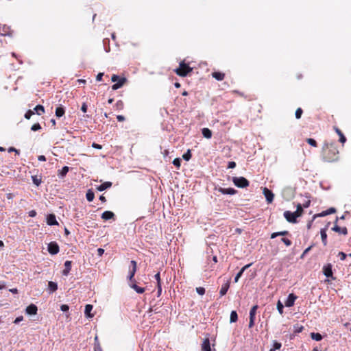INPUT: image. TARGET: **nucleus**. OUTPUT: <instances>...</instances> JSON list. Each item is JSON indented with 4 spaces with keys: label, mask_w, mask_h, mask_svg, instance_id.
I'll list each match as a JSON object with an SVG mask.
<instances>
[{
    "label": "nucleus",
    "mask_w": 351,
    "mask_h": 351,
    "mask_svg": "<svg viewBox=\"0 0 351 351\" xmlns=\"http://www.w3.org/2000/svg\"><path fill=\"white\" fill-rule=\"evenodd\" d=\"M117 81H118V82H117V83H116V84H113V85L112 86V88L113 90H117V89H119V88H121V86H123V84H124V83H125V81H126V79H125V78H124V77H123V78L119 79V80H117Z\"/></svg>",
    "instance_id": "dca6fc26"
},
{
    "label": "nucleus",
    "mask_w": 351,
    "mask_h": 351,
    "mask_svg": "<svg viewBox=\"0 0 351 351\" xmlns=\"http://www.w3.org/2000/svg\"><path fill=\"white\" fill-rule=\"evenodd\" d=\"M72 262L71 261H66L64 263V269L62 271V274L64 276H68L71 269Z\"/></svg>",
    "instance_id": "ddd939ff"
},
{
    "label": "nucleus",
    "mask_w": 351,
    "mask_h": 351,
    "mask_svg": "<svg viewBox=\"0 0 351 351\" xmlns=\"http://www.w3.org/2000/svg\"><path fill=\"white\" fill-rule=\"evenodd\" d=\"M219 191L221 192L222 194H228V195H234L237 192V191L232 188H228V189L219 188Z\"/></svg>",
    "instance_id": "2eb2a0df"
},
{
    "label": "nucleus",
    "mask_w": 351,
    "mask_h": 351,
    "mask_svg": "<svg viewBox=\"0 0 351 351\" xmlns=\"http://www.w3.org/2000/svg\"><path fill=\"white\" fill-rule=\"evenodd\" d=\"M310 203H311V201L307 200L304 203H303L302 206L303 208H308L310 206Z\"/></svg>",
    "instance_id": "680f3d73"
},
{
    "label": "nucleus",
    "mask_w": 351,
    "mask_h": 351,
    "mask_svg": "<svg viewBox=\"0 0 351 351\" xmlns=\"http://www.w3.org/2000/svg\"><path fill=\"white\" fill-rule=\"evenodd\" d=\"M323 272L326 277H332V265L330 264L325 265L323 268Z\"/></svg>",
    "instance_id": "f8f14e48"
},
{
    "label": "nucleus",
    "mask_w": 351,
    "mask_h": 351,
    "mask_svg": "<svg viewBox=\"0 0 351 351\" xmlns=\"http://www.w3.org/2000/svg\"><path fill=\"white\" fill-rule=\"evenodd\" d=\"M81 110L83 112H86L87 111V105L84 103L81 107Z\"/></svg>",
    "instance_id": "052dcab7"
},
{
    "label": "nucleus",
    "mask_w": 351,
    "mask_h": 351,
    "mask_svg": "<svg viewBox=\"0 0 351 351\" xmlns=\"http://www.w3.org/2000/svg\"><path fill=\"white\" fill-rule=\"evenodd\" d=\"M48 252L51 254H56L59 252V246L56 242H51L48 245Z\"/></svg>",
    "instance_id": "39448f33"
},
{
    "label": "nucleus",
    "mask_w": 351,
    "mask_h": 351,
    "mask_svg": "<svg viewBox=\"0 0 351 351\" xmlns=\"http://www.w3.org/2000/svg\"><path fill=\"white\" fill-rule=\"evenodd\" d=\"M104 75V73H99L97 74V77H96V80L97 81H101L102 80V77Z\"/></svg>",
    "instance_id": "e2e57ef3"
},
{
    "label": "nucleus",
    "mask_w": 351,
    "mask_h": 351,
    "mask_svg": "<svg viewBox=\"0 0 351 351\" xmlns=\"http://www.w3.org/2000/svg\"><path fill=\"white\" fill-rule=\"evenodd\" d=\"M281 241L282 242H283L287 246H290L291 245L292 243L291 241V240H289V239H287V238H282L281 239Z\"/></svg>",
    "instance_id": "09e8293b"
},
{
    "label": "nucleus",
    "mask_w": 351,
    "mask_h": 351,
    "mask_svg": "<svg viewBox=\"0 0 351 351\" xmlns=\"http://www.w3.org/2000/svg\"><path fill=\"white\" fill-rule=\"evenodd\" d=\"M86 197L88 202H92L94 199L95 194L90 189H89L86 193Z\"/></svg>",
    "instance_id": "473e14b6"
},
{
    "label": "nucleus",
    "mask_w": 351,
    "mask_h": 351,
    "mask_svg": "<svg viewBox=\"0 0 351 351\" xmlns=\"http://www.w3.org/2000/svg\"><path fill=\"white\" fill-rule=\"evenodd\" d=\"M47 224L49 226L56 225L58 222L56 219V216L53 214L49 215L47 218Z\"/></svg>",
    "instance_id": "4468645a"
},
{
    "label": "nucleus",
    "mask_w": 351,
    "mask_h": 351,
    "mask_svg": "<svg viewBox=\"0 0 351 351\" xmlns=\"http://www.w3.org/2000/svg\"><path fill=\"white\" fill-rule=\"evenodd\" d=\"M40 129H41V126H40V125L39 123H35L31 128V130L32 131H37V130H39Z\"/></svg>",
    "instance_id": "49530a36"
},
{
    "label": "nucleus",
    "mask_w": 351,
    "mask_h": 351,
    "mask_svg": "<svg viewBox=\"0 0 351 351\" xmlns=\"http://www.w3.org/2000/svg\"><path fill=\"white\" fill-rule=\"evenodd\" d=\"M251 265H252V263L246 265L243 267L241 268V269L239 271V272L236 275V276L234 278V282H238L239 279L241 278V276H242V274L244 272V271L246 269H247L248 267H250Z\"/></svg>",
    "instance_id": "a211bd4d"
},
{
    "label": "nucleus",
    "mask_w": 351,
    "mask_h": 351,
    "mask_svg": "<svg viewBox=\"0 0 351 351\" xmlns=\"http://www.w3.org/2000/svg\"><path fill=\"white\" fill-rule=\"evenodd\" d=\"M263 193L266 198V200L268 203H271L274 199V195L271 191L269 190L267 188H263Z\"/></svg>",
    "instance_id": "423d86ee"
},
{
    "label": "nucleus",
    "mask_w": 351,
    "mask_h": 351,
    "mask_svg": "<svg viewBox=\"0 0 351 351\" xmlns=\"http://www.w3.org/2000/svg\"><path fill=\"white\" fill-rule=\"evenodd\" d=\"M182 158L186 161L189 160L191 158V151L189 149L186 153L183 154Z\"/></svg>",
    "instance_id": "37998d69"
},
{
    "label": "nucleus",
    "mask_w": 351,
    "mask_h": 351,
    "mask_svg": "<svg viewBox=\"0 0 351 351\" xmlns=\"http://www.w3.org/2000/svg\"><path fill=\"white\" fill-rule=\"evenodd\" d=\"M94 351H103L101 345L97 344V346H94Z\"/></svg>",
    "instance_id": "6e6d98bb"
},
{
    "label": "nucleus",
    "mask_w": 351,
    "mask_h": 351,
    "mask_svg": "<svg viewBox=\"0 0 351 351\" xmlns=\"http://www.w3.org/2000/svg\"><path fill=\"white\" fill-rule=\"evenodd\" d=\"M255 318L250 317L249 328H252L254 325Z\"/></svg>",
    "instance_id": "864d4df0"
},
{
    "label": "nucleus",
    "mask_w": 351,
    "mask_h": 351,
    "mask_svg": "<svg viewBox=\"0 0 351 351\" xmlns=\"http://www.w3.org/2000/svg\"><path fill=\"white\" fill-rule=\"evenodd\" d=\"M116 106L118 109H122L123 108V103L121 100L118 101L116 103Z\"/></svg>",
    "instance_id": "603ef678"
},
{
    "label": "nucleus",
    "mask_w": 351,
    "mask_h": 351,
    "mask_svg": "<svg viewBox=\"0 0 351 351\" xmlns=\"http://www.w3.org/2000/svg\"><path fill=\"white\" fill-rule=\"evenodd\" d=\"M339 218L337 217L335 221V223H337ZM332 230L336 232H338L339 234H342L343 235L348 234V230L346 227L341 228L337 224H335L334 227L332 228Z\"/></svg>",
    "instance_id": "0eeeda50"
},
{
    "label": "nucleus",
    "mask_w": 351,
    "mask_h": 351,
    "mask_svg": "<svg viewBox=\"0 0 351 351\" xmlns=\"http://www.w3.org/2000/svg\"><path fill=\"white\" fill-rule=\"evenodd\" d=\"M303 113V110L301 108H298L296 111H295V118L297 119H299L301 118L302 117V114Z\"/></svg>",
    "instance_id": "ea45409f"
},
{
    "label": "nucleus",
    "mask_w": 351,
    "mask_h": 351,
    "mask_svg": "<svg viewBox=\"0 0 351 351\" xmlns=\"http://www.w3.org/2000/svg\"><path fill=\"white\" fill-rule=\"evenodd\" d=\"M288 234H289V232L287 230L274 232L271 234V239H274V238L277 237L278 236H287Z\"/></svg>",
    "instance_id": "bb28decb"
},
{
    "label": "nucleus",
    "mask_w": 351,
    "mask_h": 351,
    "mask_svg": "<svg viewBox=\"0 0 351 351\" xmlns=\"http://www.w3.org/2000/svg\"><path fill=\"white\" fill-rule=\"evenodd\" d=\"M119 80V77L118 75H112V77H111V80L114 82H117V80Z\"/></svg>",
    "instance_id": "0e129e2a"
},
{
    "label": "nucleus",
    "mask_w": 351,
    "mask_h": 351,
    "mask_svg": "<svg viewBox=\"0 0 351 351\" xmlns=\"http://www.w3.org/2000/svg\"><path fill=\"white\" fill-rule=\"evenodd\" d=\"M212 76L218 81H221L224 79L225 74L221 72H213Z\"/></svg>",
    "instance_id": "5701e85b"
},
{
    "label": "nucleus",
    "mask_w": 351,
    "mask_h": 351,
    "mask_svg": "<svg viewBox=\"0 0 351 351\" xmlns=\"http://www.w3.org/2000/svg\"><path fill=\"white\" fill-rule=\"evenodd\" d=\"M322 149L326 161L332 162L337 160L339 151L334 143H324Z\"/></svg>",
    "instance_id": "f257e3e1"
},
{
    "label": "nucleus",
    "mask_w": 351,
    "mask_h": 351,
    "mask_svg": "<svg viewBox=\"0 0 351 351\" xmlns=\"http://www.w3.org/2000/svg\"><path fill=\"white\" fill-rule=\"evenodd\" d=\"M97 253H98V255L101 256L104 253V250L102 248H98Z\"/></svg>",
    "instance_id": "774afa93"
},
{
    "label": "nucleus",
    "mask_w": 351,
    "mask_h": 351,
    "mask_svg": "<svg viewBox=\"0 0 351 351\" xmlns=\"http://www.w3.org/2000/svg\"><path fill=\"white\" fill-rule=\"evenodd\" d=\"M283 308H284L283 304H282V302L280 300H278V302L277 303V309H278V312L280 313V314L283 313Z\"/></svg>",
    "instance_id": "a19ab883"
},
{
    "label": "nucleus",
    "mask_w": 351,
    "mask_h": 351,
    "mask_svg": "<svg viewBox=\"0 0 351 351\" xmlns=\"http://www.w3.org/2000/svg\"><path fill=\"white\" fill-rule=\"evenodd\" d=\"M131 266L129 267V276L128 279L130 282L134 281V276L136 271L137 264L135 261H131L130 262Z\"/></svg>",
    "instance_id": "20e7f679"
},
{
    "label": "nucleus",
    "mask_w": 351,
    "mask_h": 351,
    "mask_svg": "<svg viewBox=\"0 0 351 351\" xmlns=\"http://www.w3.org/2000/svg\"><path fill=\"white\" fill-rule=\"evenodd\" d=\"M114 214L111 211H105L101 215V218L104 220H108L114 218Z\"/></svg>",
    "instance_id": "aec40b11"
},
{
    "label": "nucleus",
    "mask_w": 351,
    "mask_h": 351,
    "mask_svg": "<svg viewBox=\"0 0 351 351\" xmlns=\"http://www.w3.org/2000/svg\"><path fill=\"white\" fill-rule=\"evenodd\" d=\"M69 171V167L67 166L64 167L58 173V176L63 178Z\"/></svg>",
    "instance_id": "f704fd0d"
},
{
    "label": "nucleus",
    "mask_w": 351,
    "mask_h": 351,
    "mask_svg": "<svg viewBox=\"0 0 351 351\" xmlns=\"http://www.w3.org/2000/svg\"><path fill=\"white\" fill-rule=\"evenodd\" d=\"M23 316L18 317L15 319L14 323L19 324L20 322L23 320Z\"/></svg>",
    "instance_id": "69168bd1"
},
{
    "label": "nucleus",
    "mask_w": 351,
    "mask_h": 351,
    "mask_svg": "<svg viewBox=\"0 0 351 351\" xmlns=\"http://www.w3.org/2000/svg\"><path fill=\"white\" fill-rule=\"evenodd\" d=\"M32 181H33V183L36 185V186H39L41 182H42V180H41V178H38V176H34L32 177Z\"/></svg>",
    "instance_id": "4c0bfd02"
},
{
    "label": "nucleus",
    "mask_w": 351,
    "mask_h": 351,
    "mask_svg": "<svg viewBox=\"0 0 351 351\" xmlns=\"http://www.w3.org/2000/svg\"><path fill=\"white\" fill-rule=\"evenodd\" d=\"M93 305L91 304H86L85 306L84 313L86 317L91 318L94 316L93 314L90 313L91 311L93 310Z\"/></svg>",
    "instance_id": "412c9836"
},
{
    "label": "nucleus",
    "mask_w": 351,
    "mask_h": 351,
    "mask_svg": "<svg viewBox=\"0 0 351 351\" xmlns=\"http://www.w3.org/2000/svg\"><path fill=\"white\" fill-rule=\"evenodd\" d=\"M238 319V315L236 311H232L230 313V321L231 323L237 322Z\"/></svg>",
    "instance_id": "58836bf2"
},
{
    "label": "nucleus",
    "mask_w": 351,
    "mask_h": 351,
    "mask_svg": "<svg viewBox=\"0 0 351 351\" xmlns=\"http://www.w3.org/2000/svg\"><path fill=\"white\" fill-rule=\"evenodd\" d=\"M335 212H336V209L335 208H330L329 209H328V210H326L325 211H323L320 214L315 215L314 218L316 217L317 216L324 217V216H326L328 215H330V214H332V213H335Z\"/></svg>",
    "instance_id": "6ab92c4d"
},
{
    "label": "nucleus",
    "mask_w": 351,
    "mask_h": 351,
    "mask_svg": "<svg viewBox=\"0 0 351 351\" xmlns=\"http://www.w3.org/2000/svg\"><path fill=\"white\" fill-rule=\"evenodd\" d=\"M112 186V182H106L99 186L97 187V189L99 191H103L108 188H110Z\"/></svg>",
    "instance_id": "4be33fe9"
},
{
    "label": "nucleus",
    "mask_w": 351,
    "mask_h": 351,
    "mask_svg": "<svg viewBox=\"0 0 351 351\" xmlns=\"http://www.w3.org/2000/svg\"><path fill=\"white\" fill-rule=\"evenodd\" d=\"M173 164L177 167L180 168L181 164V160L178 158H175L173 161Z\"/></svg>",
    "instance_id": "c03bdc74"
},
{
    "label": "nucleus",
    "mask_w": 351,
    "mask_h": 351,
    "mask_svg": "<svg viewBox=\"0 0 351 351\" xmlns=\"http://www.w3.org/2000/svg\"><path fill=\"white\" fill-rule=\"evenodd\" d=\"M297 299V296L293 293H290L285 302V306L287 307H291L293 306L295 300Z\"/></svg>",
    "instance_id": "1a4fd4ad"
},
{
    "label": "nucleus",
    "mask_w": 351,
    "mask_h": 351,
    "mask_svg": "<svg viewBox=\"0 0 351 351\" xmlns=\"http://www.w3.org/2000/svg\"><path fill=\"white\" fill-rule=\"evenodd\" d=\"M34 114V112L31 110H29L27 112H26V113L25 114V119H29L31 118V117Z\"/></svg>",
    "instance_id": "a18cd8bd"
},
{
    "label": "nucleus",
    "mask_w": 351,
    "mask_h": 351,
    "mask_svg": "<svg viewBox=\"0 0 351 351\" xmlns=\"http://www.w3.org/2000/svg\"><path fill=\"white\" fill-rule=\"evenodd\" d=\"M338 256L340 258V259L341 261H344L346 259L347 255L344 252H340L338 254Z\"/></svg>",
    "instance_id": "3c124183"
},
{
    "label": "nucleus",
    "mask_w": 351,
    "mask_h": 351,
    "mask_svg": "<svg viewBox=\"0 0 351 351\" xmlns=\"http://www.w3.org/2000/svg\"><path fill=\"white\" fill-rule=\"evenodd\" d=\"M196 291L198 294L202 295L205 293V289L204 287H197L196 288Z\"/></svg>",
    "instance_id": "de8ad7c7"
},
{
    "label": "nucleus",
    "mask_w": 351,
    "mask_h": 351,
    "mask_svg": "<svg viewBox=\"0 0 351 351\" xmlns=\"http://www.w3.org/2000/svg\"><path fill=\"white\" fill-rule=\"evenodd\" d=\"M192 71V68H191L188 64H185L184 62L180 64L179 68L175 70L176 73L181 77L186 76L190 72Z\"/></svg>",
    "instance_id": "f03ea898"
},
{
    "label": "nucleus",
    "mask_w": 351,
    "mask_h": 351,
    "mask_svg": "<svg viewBox=\"0 0 351 351\" xmlns=\"http://www.w3.org/2000/svg\"><path fill=\"white\" fill-rule=\"evenodd\" d=\"M335 130L337 132V134L339 136V141L341 143H344L346 141V138L343 134L342 133V132L338 128H335Z\"/></svg>",
    "instance_id": "b1692460"
},
{
    "label": "nucleus",
    "mask_w": 351,
    "mask_h": 351,
    "mask_svg": "<svg viewBox=\"0 0 351 351\" xmlns=\"http://www.w3.org/2000/svg\"><path fill=\"white\" fill-rule=\"evenodd\" d=\"M8 152H14L16 154H19V151L16 149H15L14 147H11L8 149Z\"/></svg>",
    "instance_id": "bf43d9fd"
},
{
    "label": "nucleus",
    "mask_w": 351,
    "mask_h": 351,
    "mask_svg": "<svg viewBox=\"0 0 351 351\" xmlns=\"http://www.w3.org/2000/svg\"><path fill=\"white\" fill-rule=\"evenodd\" d=\"M60 309H61V311H64V312H66V311H69V306H68V305H66V304H62V305H61V306H60Z\"/></svg>",
    "instance_id": "5fc2aeb1"
},
{
    "label": "nucleus",
    "mask_w": 351,
    "mask_h": 351,
    "mask_svg": "<svg viewBox=\"0 0 351 351\" xmlns=\"http://www.w3.org/2000/svg\"><path fill=\"white\" fill-rule=\"evenodd\" d=\"M230 287V282L228 281L225 284H223L220 289L219 293L221 296H223L226 294L228 289Z\"/></svg>",
    "instance_id": "f3484780"
},
{
    "label": "nucleus",
    "mask_w": 351,
    "mask_h": 351,
    "mask_svg": "<svg viewBox=\"0 0 351 351\" xmlns=\"http://www.w3.org/2000/svg\"><path fill=\"white\" fill-rule=\"evenodd\" d=\"M284 217L285 219L290 223H295L296 222V217L294 213H291L290 211H285L284 213Z\"/></svg>",
    "instance_id": "6e6552de"
},
{
    "label": "nucleus",
    "mask_w": 351,
    "mask_h": 351,
    "mask_svg": "<svg viewBox=\"0 0 351 351\" xmlns=\"http://www.w3.org/2000/svg\"><path fill=\"white\" fill-rule=\"evenodd\" d=\"M202 135L204 136V137H205L206 138H210L212 136V132L208 128H203L202 130Z\"/></svg>",
    "instance_id": "a878e982"
},
{
    "label": "nucleus",
    "mask_w": 351,
    "mask_h": 351,
    "mask_svg": "<svg viewBox=\"0 0 351 351\" xmlns=\"http://www.w3.org/2000/svg\"><path fill=\"white\" fill-rule=\"evenodd\" d=\"M26 313L28 315H36L37 313V306L35 304H30L26 308Z\"/></svg>",
    "instance_id": "9b49d317"
},
{
    "label": "nucleus",
    "mask_w": 351,
    "mask_h": 351,
    "mask_svg": "<svg viewBox=\"0 0 351 351\" xmlns=\"http://www.w3.org/2000/svg\"><path fill=\"white\" fill-rule=\"evenodd\" d=\"M273 346H274V350H279V349H280L282 344H281V343H279V342L275 341L274 342Z\"/></svg>",
    "instance_id": "8fccbe9b"
},
{
    "label": "nucleus",
    "mask_w": 351,
    "mask_h": 351,
    "mask_svg": "<svg viewBox=\"0 0 351 351\" xmlns=\"http://www.w3.org/2000/svg\"><path fill=\"white\" fill-rule=\"evenodd\" d=\"M117 119L119 121H125V117L123 115H117Z\"/></svg>",
    "instance_id": "338daca9"
},
{
    "label": "nucleus",
    "mask_w": 351,
    "mask_h": 351,
    "mask_svg": "<svg viewBox=\"0 0 351 351\" xmlns=\"http://www.w3.org/2000/svg\"><path fill=\"white\" fill-rule=\"evenodd\" d=\"M304 329V327L301 325H299L298 324L294 325L293 326V332L295 334H298L301 332Z\"/></svg>",
    "instance_id": "c9c22d12"
},
{
    "label": "nucleus",
    "mask_w": 351,
    "mask_h": 351,
    "mask_svg": "<svg viewBox=\"0 0 351 351\" xmlns=\"http://www.w3.org/2000/svg\"><path fill=\"white\" fill-rule=\"evenodd\" d=\"M306 142L313 147H316L317 146L316 141L313 138H307Z\"/></svg>",
    "instance_id": "79ce46f5"
},
{
    "label": "nucleus",
    "mask_w": 351,
    "mask_h": 351,
    "mask_svg": "<svg viewBox=\"0 0 351 351\" xmlns=\"http://www.w3.org/2000/svg\"><path fill=\"white\" fill-rule=\"evenodd\" d=\"M34 110L38 115L45 112V108L42 105H37Z\"/></svg>",
    "instance_id": "7c9ffc66"
},
{
    "label": "nucleus",
    "mask_w": 351,
    "mask_h": 351,
    "mask_svg": "<svg viewBox=\"0 0 351 351\" xmlns=\"http://www.w3.org/2000/svg\"><path fill=\"white\" fill-rule=\"evenodd\" d=\"M258 309V306L254 305L252 307L250 311V317L255 318L256 311Z\"/></svg>",
    "instance_id": "e433bc0d"
},
{
    "label": "nucleus",
    "mask_w": 351,
    "mask_h": 351,
    "mask_svg": "<svg viewBox=\"0 0 351 351\" xmlns=\"http://www.w3.org/2000/svg\"><path fill=\"white\" fill-rule=\"evenodd\" d=\"M233 183L239 188H245L249 186V181L244 177H233Z\"/></svg>",
    "instance_id": "7ed1b4c3"
},
{
    "label": "nucleus",
    "mask_w": 351,
    "mask_h": 351,
    "mask_svg": "<svg viewBox=\"0 0 351 351\" xmlns=\"http://www.w3.org/2000/svg\"><path fill=\"white\" fill-rule=\"evenodd\" d=\"M293 213L296 217H298L302 215V214L303 213V207L301 204H298L297 205V210L295 212H293Z\"/></svg>",
    "instance_id": "cd10ccee"
},
{
    "label": "nucleus",
    "mask_w": 351,
    "mask_h": 351,
    "mask_svg": "<svg viewBox=\"0 0 351 351\" xmlns=\"http://www.w3.org/2000/svg\"><path fill=\"white\" fill-rule=\"evenodd\" d=\"M311 337L315 341H321L322 339V336L319 333L311 332Z\"/></svg>",
    "instance_id": "72a5a7b5"
},
{
    "label": "nucleus",
    "mask_w": 351,
    "mask_h": 351,
    "mask_svg": "<svg viewBox=\"0 0 351 351\" xmlns=\"http://www.w3.org/2000/svg\"><path fill=\"white\" fill-rule=\"evenodd\" d=\"M131 287L134 289L138 293H143L145 291V289L137 286L135 283L130 285Z\"/></svg>",
    "instance_id": "2f4dec72"
},
{
    "label": "nucleus",
    "mask_w": 351,
    "mask_h": 351,
    "mask_svg": "<svg viewBox=\"0 0 351 351\" xmlns=\"http://www.w3.org/2000/svg\"><path fill=\"white\" fill-rule=\"evenodd\" d=\"M48 288L51 292H54L58 289V285L56 282L50 281L48 283Z\"/></svg>",
    "instance_id": "c85d7f7f"
},
{
    "label": "nucleus",
    "mask_w": 351,
    "mask_h": 351,
    "mask_svg": "<svg viewBox=\"0 0 351 351\" xmlns=\"http://www.w3.org/2000/svg\"><path fill=\"white\" fill-rule=\"evenodd\" d=\"M154 278L155 279L157 280V285H158L159 283H160V273H157L155 276H154Z\"/></svg>",
    "instance_id": "13d9d810"
},
{
    "label": "nucleus",
    "mask_w": 351,
    "mask_h": 351,
    "mask_svg": "<svg viewBox=\"0 0 351 351\" xmlns=\"http://www.w3.org/2000/svg\"><path fill=\"white\" fill-rule=\"evenodd\" d=\"M202 351H212L210 348V340L208 338H206L202 344Z\"/></svg>",
    "instance_id": "9d476101"
},
{
    "label": "nucleus",
    "mask_w": 351,
    "mask_h": 351,
    "mask_svg": "<svg viewBox=\"0 0 351 351\" xmlns=\"http://www.w3.org/2000/svg\"><path fill=\"white\" fill-rule=\"evenodd\" d=\"M64 114V109L62 106H59L56 110V116L61 117Z\"/></svg>",
    "instance_id": "c756f323"
},
{
    "label": "nucleus",
    "mask_w": 351,
    "mask_h": 351,
    "mask_svg": "<svg viewBox=\"0 0 351 351\" xmlns=\"http://www.w3.org/2000/svg\"><path fill=\"white\" fill-rule=\"evenodd\" d=\"M320 234H321L322 243H323L324 245L326 246L327 245V234H326V229H322L320 231Z\"/></svg>",
    "instance_id": "393cba45"
},
{
    "label": "nucleus",
    "mask_w": 351,
    "mask_h": 351,
    "mask_svg": "<svg viewBox=\"0 0 351 351\" xmlns=\"http://www.w3.org/2000/svg\"><path fill=\"white\" fill-rule=\"evenodd\" d=\"M236 167V163L233 161H230L228 162V167L230 169H233Z\"/></svg>",
    "instance_id": "4d7b16f0"
}]
</instances>
